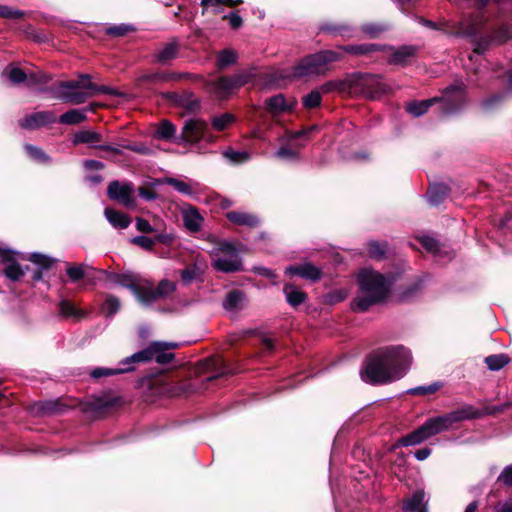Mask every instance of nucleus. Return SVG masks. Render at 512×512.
<instances>
[{
    "label": "nucleus",
    "mask_w": 512,
    "mask_h": 512,
    "mask_svg": "<svg viewBox=\"0 0 512 512\" xmlns=\"http://www.w3.org/2000/svg\"><path fill=\"white\" fill-rule=\"evenodd\" d=\"M285 274L288 276H299L310 281H317L321 278L322 272L320 268L312 265L311 263H303L300 265L288 266L285 269Z\"/></svg>",
    "instance_id": "obj_16"
},
{
    "label": "nucleus",
    "mask_w": 512,
    "mask_h": 512,
    "mask_svg": "<svg viewBox=\"0 0 512 512\" xmlns=\"http://www.w3.org/2000/svg\"><path fill=\"white\" fill-rule=\"evenodd\" d=\"M358 292L353 299L352 309L365 312L371 306L382 303L390 291L389 281L381 273L364 268L357 275Z\"/></svg>",
    "instance_id": "obj_2"
},
{
    "label": "nucleus",
    "mask_w": 512,
    "mask_h": 512,
    "mask_svg": "<svg viewBox=\"0 0 512 512\" xmlns=\"http://www.w3.org/2000/svg\"><path fill=\"white\" fill-rule=\"evenodd\" d=\"M87 109H71L59 117V122L65 125H76L86 120Z\"/></svg>",
    "instance_id": "obj_27"
},
{
    "label": "nucleus",
    "mask_w": 512,
    "mask_h": 512,
    "mask_svg": "<svg viewBox=\"0 0 512 512\" xmlns=\"http://www.w3.org/2000/svg\"><path fill=\"white\" fill-rule=\"evenodd\" d=\"M431 454L430 448H422L415 452V458L419 461L427 459Z\"/></svg>",
    "instance_id": "obj_63"
},
{
    "label": "nucleus",
    "mask_w": 512,
    "mask_h": 512,
    "mask_svg": "<svg viewBox=\"0 0 512 512\" xmlns=\"http://www.w3.org/2000/svg\"><path fill=\"white\" fill-rule=\"evenodd\" d=\"M244 299V294L241 291L233 290L226 295L223 306L227 311H233L241 307Z\"/></svg>",
    "instance_id": "obj_31"
},
{
    "label": "nucleus",
    "mask_w": 512,
    "mask_h": 512,
    "mask_svg": "<svg viewBox=\"0 0 512 512\" xmlns=\"http://www.w3.org/2000/svg\"><path fill=\"white\" fill-rule=\"evenodd\" d=\"M438 100L441 102L443 114L448 115L457 112L466 101L465 85L462 82L451 85L444 90L440 99L431 98L428 100L409 102L406 106V110L412 116L419 117L425 114Z\"/></svg>",
    "instance_id": "obj_4"
},
{
    "label": "nucleus",
    "mask_w": 512,
    "mask_h": 512,
    "mask_svg": "<svg viewBox=\"0 0 512 512\" xmlns=\"http://www.w3.org/2000/svg\"><path fill=\"white\" fill-rule=\"evenodd\" d=\"M175 132V126L171 122L164 120L158 125L155 135L159 139L168 140L174 136Z\"/></svg>",
    "instance_id": "obj_34"
},
{
    "label": "nucleus",
    "mask_w": 512,
    "mask_h": 512,
    "mask_svg": "<svg viewBox=\"0 0 512 512\" xmlns=\"http://www.w3.org/2000/svg\"><path fill=\"white\" fill-rule=\"evenodd\" d=\"M97 93H111L105 86L91 82L89 75H81L78 80L60 82L56 97L71 104H82Z\"/></svg>",
    "instance_id": "obj_6"
},
{
    "label": "nucleus",
    "mask_w": 512,
    "mask_h": 512,
    "mask_svg": "<svg viewBox=\"0 0 512 512\" xmlns=\"http://www.w3.org/2000/svg\"><path fill=\"white\" fill-rule=\"evenodd\" d=\"M325 93L339 91L348 94L361 93L369 98L385 91L380 78L376 75H352L343 81H330L322 86Z\"/></svg>",
    "instance_id": "obj_5"
},
{
    "label": "nucleus",
    "mask_w": 512,
    "mask_h": 512,
    "mask_svg": "<svg viewBox=\"0 0 512 512\" xmlns=\"http://www.w3.org/2000/svg\"><path fill=\"white\" fill-rule=\"evenodd\" d=\"M209 91L218 98L224 99L231 95L236 89L231 77H221L208 84Z\"/></svg>",
    "instance_id": "obj_18"
},
{
    "label": "nucleus",
    "mask_w": 512,
    "mask_h": 512,
    "mask_svg": "<svg viewBox=\"0 0 512 512\" xmlns=\"http://www.w3.org/2000/svg\"><path fill=\"white\" fill-rule=\"evenodd\" d=\"M177 347L178 343L175 342H153L146 349L123 359L122 364L143 363L153 359H155L159 364H166L174 358V354L168 352V350L175 349Z\"/></svg>",
    "instance_id": "obj_9"
},
{
    "label": "nucleus",
    "mask_w": 512,
    "mask_h": 512,
    "mask_svg": "<svg viewBox=\"0 0 512 512\" xmlns=\"http://www.w3.org/2000/svg\"><path fill=\"white\" fill-rule=\"evenodd\" d=\"M134 370V364H126L123 365L122 361L119 363V367L117 368H95L91 371V377L93 378H100V377H107L117 374H122L126 372H130Z\"/></svg>",
    "instance_id": "obj_25"
},
{
    "label": "nucleus",
    "mask_w": 512,
    "mask_h": 512,
    "mask_svg": "<svg viewBox=\"0 0 512 512\" xmlns=\"http://www.w3.org/2000/svg\"><path fill=\"white\" fill-rule=\"evenodd\" d=\"M67 274L73 282H76L84 277L85 271L82 266H69Z\"/></svg>",
    "instance_id": "obj_54"
},
{
    "label": "nucleus",
    "mask_w": 512,
    "mask_h": 512,
    "mask_svg": "<svg viewBox=\"0 0 512 512\" xmlns=\"http://www.w3.org/2000/svg\"><path fill=\"white\" fill-rule=\"evenodd\" d=\"M509 362V358L504 354L491 355L485 359V363L488 368L492 371H498L502 369Z\"/></svg>",
    "instance_id": "obj_37"
},
{
    "label": "nucleus",
    "mask_w": 512,
    "mask_h": 512,
    "mask_svg": "<svg viewBox=\"0 0 512 512\" xmlns=\"http://www.w3.org/2000/svg\"><path fill=\"white\" fill-rule=\"evenodd\" d=\"M182 139L187 143H198L200 140L213 142L214 136L209 132L208 125L200 119H190L184 123L182 128Z\"/></svg>",
    "instance_id": "obj_11"
},
{
    "label": "nucleus",
    "mask_w": 512,
    "mask_h": 512,
    "mask_svg": "<svg viewBox=\"0 0 512 512\" xmlns=\"http://www.w3.org/2000/svg\"><path fill=\"white\" fill-rule=\"evenodd\" d=\"M136 228L138 231L143 233H153L155 229L151 226V224L142 218L136 219Z\"/></svg>",
    "instance_id": "obj_59"
},
{
    "label": "nucleus",
    "mask_w": 512,
    "mask_h": 512,
    "mask_svg": "<svg viewBox=\"0 0 512 512\" xmlns=\"http://www.w3.org/2000/svg\"><path fill=\"white\" fill-rule=\"evenodd\" d=\"M26 152L32 157L34 160L39 162H44L48 160V156L38 147L27 144L25 145Z\"/></svg>",
    "instance_id": "obj_48"
},
{
    "label": "nucleus",
    "mask_w": 512,
    "mask_h": 512,
    "mask_svg": "<svg viewBox=\"0 0 512 512\" xmlns=\"http://www.w3.org/2000/svg\"><path fill=\"white\" fill-rule=\"evenodd\" d=\"M73 145L86 144L91 148H97L113 154H121L119 147L103 143L102 135L91 129H82L77 131L72 139Z\"/></svg>",
    "instance_id": "obj_12"
},
{
    "label": "nucleus",
    "mask_w": 512,
    "mask_h": 512,
    "mask_svg": "<svg viewBox=\"0 0 512 512\" xmlns=\"http://www.w3.org/2000/svg\"><path fill=\"white\" fill-rule=\"evenodd\" d=\"M226 3H231V0H201L203 13L212 12L214 14L221 13Z\"/></svg>",
    "instance_id": "obj_35"
},
{
    "label": "nucleus",
    "mask_w": 512,
    "mask_h": 512,
    "mask_svg": "<svg viewBox=\"0 0 512 512\" xmlns=\"http://www.w3.org/2000/svg\"><path fill=\"white\" fill-rule=\"evenodd\" d=\"M23 15V13L19 10H13L12 8L8 6H1L0 5V16L4 18L9 19H16L20 18Z\"/></svg>",
    "instance_id": "obj_56"
},
{
    "label": "nucleus",
    "mask_w": 512,
    "mask_h": 512,
    "mask_svg": "<svg viewBox=\"0 0 512 512\" xmlns=\"http://www.w3.org/2000/svg\"><path fill=\"white\" fill-rule=\"evenodd\" d=\"M388 27L383 24H366L363 26V31L372 38L378 37L381 33L386 31Z\"/></svg>",
    "instance_id": "obj_44"
},
{
    "label": "nucleus",
    "mask_w": 512,
    "mask_h": 512,
    "mask_svg": "<svg viewBox=\"0 0 512 512\" xmlns=\"http://www.w3.org/2000/svg\"><path fill=\"white\" fill-rule=\"evenodd\" d=\"M266 110L273 116L278 115L291 109V105L287 103L282 94L272 96L266 100Z\"/></svg>",
    "instance_id": "obj_23"
},
{
    "label": "nucleus",
    "mask_w": 512,
    "mask_h": 512,
    "mask_svg": "<svg viewBox=\"0 0 512 512\" xmlns=\"http://www.w3.org/2000/svg\"><path fill=\"white\" fill-rule=\"evenodd\" d=\"M160 183L168 184L172 186L177 192L187 196L194 195L198 189V183L194 181L186 182L184 180L173 177H167L163 180L156 181V184Z\"/></svg>",
    "instance_id": "obj_19"
},
{
    "label": "nucleus",
    "mask_w": 512,
    "mask_h": 512,
    "mask_svg": "<svg viewBox=\"0 0 512 512\" xmlns=\"http://www.w3.org/2000/svg\"><path fill=\"white\" fill-rule=\"evenodd\" d=\"M131 242L147 251H151L155 245L154 238H150L147 236H136L131 239Z\"/></svg>",
    "instance_id": "obj_47"
},
{
    "label": "nucleus",
    "mask_w": 512,
    "mask_h": 512,
    "mask_svg": "<svg viewBox=\"0 0 512 512\" xmlns=\"http://www.w3.org/2000/svg\"><path fill=\"white\" fill-rule=\"evenodd\" d=\"M368 255L371 258L381 259L386 252V246L378 242H370L367 246Z\"/></svg>",
    "instance_id": "obj_43"
},
{
    "label": "nucleus",
    "mask_w": 512,
    "mask_h": 512,
    "mask_svg": "<svg viewBox=\"0 0 512 512\" xmlns=\"http://www.w3.org/2000/svg\"><path fill=\"white\" fill-rule=\"evenodd\" d=\"M237 60V55L232 50H223L217 56V65L219 68H225L234 64Z\"/></svg>",
    "instance_id": "obj_40"
},
{
    "label": "nucleus",
    "mask_w": 512,
    "mask_h": 512,
    "mask_svg": "<svg viewBox=\"0 0 512 512\" xmlns=\"http://www.w3.org/2000/svg\"><path fill=\"white\" fill-rule=\"evenodd\" d=\"M132 30V27L129 25H115L107 29V33L113 36H123L129 31Z\"/></svg>",
    "instance_id": "obj_55"
},
{
    "label": "nucleus",
    "mask_w": 512,
    "mask_h": 512,
    "mask_svg": "<svg viewBox=\"0 0 512 512\" xmlns=\"http://www.w3.org/2000/svg\"><path fill=\"white\" fill-rule=\"evenodd\" d=\"M449 188L445 184H434L430 186L427 199L431 205H438L448 196Z\"/></svg>",
    "instance_id": "obj_26"
},
{
    "label": "nucleus",
    "mask_w": 512,
    "mask_h": 512,
    "mask_svg": "<svg viewBox=\"0 0 512 512\" xmlns=\"http://www.w3.org/2000/svg\"><path fill=\"white\" fill-rule=\"evenodd\" d=\"M107 221L114 227L119 229H125L130 225V218L114 209L106 208L104 211Z\"/></svg>",
    "instance_id": "obj_24"
},
{
    "label": "nucleus",
    "mask_w": 512,
    "mask_h": 512,
    "mask_svg": "<svg viewBox=\"0 0 512 512\" xmlns=\"http://www.w3.org/2000/svg\"><path fill=\"white\" fill-rule=\"evenodd\" d=\"M340 54L335 51H321L305 57L293 71L294 77H305L325 73L328 65L337 61Z\"/></svg>",
    "instance_id": "obj_8"
},
{
    "label": "nucleus",
    "mask_w": 512,
    "mask_h": 512,
    "mask_svg": "<svg viewBox=\"0 0 512 512\" xmlns=\"http://www.w3.org/2000/svg\"><path fill=\"white\" fill-rule=\"evenodd\" d=\"M226 217L231 223L239 226L255 227L259 224L256 215L244 211H229Z\"/></svg>",
    "instance_id": "obj_20"
},
{
    "label": "nucleus",
    "mask_w": 512,
    "mask_h": 512,
    "mask_svg": "<svg viewBox=\"0 0 512 512\" xmlns=\"http://www.w3.org/2000/svg\"><path fill=\"white\" fill-rule=\"evenodd\" d=\"M181 215L187 230L190 232H198L201 230L204 218L197 208L187 204L181 208Z\"/></svg>",
    "instance_id": "obj_17"
},
{
    "label": "nucleus",
    "mask_w": 512,
    "mask_h": 512,
    "mask_svg": "<svg viewBox=\"0 0 512 512\" xmlns=\"http://www.w3.org/2000/svg\"><path fill=\"white\" fill-rule=\"evenodd\" d=\"M60 313L65 317L80 319L84 313L77 309L71 302L63 300L59 304Z\"/></svg>",
    "instance_id": "obj_38"
},
{
    "label": "nucleus",
    "mask_w": 512,
    "mask_h": 512,
    "mask_svg": "<svg viewBox=\"0 0 512 512\" xmlns=\"http://www.w3.org/2000/svg\"><path fill=\"white\" fill-rule=\"evenodd\" d=\"M0 260L5 266L4 274L10 280L17 281L24 275V270L15 260L12 251L0 248Z\"/></svg>",
    "instance_id": "obj_14"
},
{
    "label": "nucleus",
    "mask_w": 512,
    "mask_h": 512,
    "mask_svg": "<svg viewBox=\"0 0 512 512\" xmlns=\"http://www.w3.org/2000/svg\"><path fill=\"white\" fill-rule=\"evenodd\" d=\"M425 494L422 491H417L413 496L404 502L403 509L405 512H420L424 511Z\"/></svg>",
    "instance_id": "obj_30"
},
{
    "label": "nucleus",
    "mask_w": 512,
    "mask_h": 512,
    "mask_svg": "<svg viewBox=\"0 0 512 512\" xmlns=\"http://www.w3.org/2000/svg\"><path fill=\"white\" fill-rule=\"evenodd\" d=\"M225 158H227L232 163H243L247 161L250 157L249 154L245 151H234L232 149L225 150L223 152Z\"/></svg>",
    "instance_id": "obj_42"
},
{
    "label": "nucleus",
    "mask_w": 512,
    "mask_h": 512,
    "mask_svg": "<svg viewBox=\"0 0 512 512\" xmlns=\"http://www.w3.org/2000/svg\"><path fill=\"white\" fill-rule=\"evenodd\" d=\"M107 194L110 199L118 201L126 207H132L134 205V188L131 183L112 181L108 186Z\"/></svg>",
    "instance_id": "obj_13"
},
{
    "label": "nucleus",
    "mask_w": 512,
    "mask_h": 512,
    "mask_svg": "<svg viewBox=\"0 0 512 512\" xmlns=\"http://www.w3.org/2000/svg\"><path fill=\"white\" fill-rule=\"evenodd\" d=\"M84 166L86 169L90 170H101L104 168V164L97 160H85Z\"/></svg>",
    "instance_id": "obj_61"
},
{
    "label": "nucleus",
    "mask_w": 512,
    "mask_h": 512,
    "mask_svg": "<svg viewBox=\"0 0 512 512\" xmlns=\"http://www.w3.org/2000/svg\"><path fill=\"white\" fill-rule=\"evenodd\" d=\"M229 20L232 28H239L242 25V18L237 13H231L225 16Z\"/></svg>",
    "instance_id": "obj_60"
},
{
    "label": "nucleus",
    "mask_w": 512,
    "mask_h": 512,
    "mask_svg": "<svg viewBox=\"0 0 512 512\" xmlns=\"http://www.w3.org/2000/svg\"><path fill=\"white\" fill-rule=\"evenodd\" d=\"M274 156L283 160H295L298 158V152L292 148L283 146L275 152Z\"/></svg>",
    "instance_id": "obj_46"
},
{
    "label": "nucleus",
    "mask_w": 512,
    "mask_h": 512,
    "mask_svg": "<svg viewBox=\"0 0 512 512\" xmlns=\"http://www.w3.org/2000/svg\"><path fill=\"white\" fill-rule=\"evenodd\" d=\"M8 79L13 83L18 84L24 82L27 79V76L20 68L12 67L8 71Z\"/></svg>",
    "instance_id": "obj_53"
},
{
    "label": "nucleus",
    "mask_w": 512,
    "mask_h": 512,
    "mask_svg": "<svg viewBox=\"0 0 512 512\" xmlns=\"http://www.w3.org/2000/svg\"><path fill=\"white\" fill-rule=\"evenodd\" d=\"M498 481L507 486H512V465L507 466L499 475Z\"/></svg>",
    "instance_id": "obj_58"
},
{
    "label": "nucleus",
    "mask_w": 512,
    "mask_h": 512,
    "mask_svg": "<svg viewBox=\"0 0 512 512\" xmlns=\"http://www.w3.org/2000/svg\"><path fill=\"white\" fill-rule=\"evenodd\" d=\"M119 309L120 300L112 295L106 297L101 307L102 313L105 314L107 317L113 316Z\"/></svg>",
    "instance_id": "obj_36"
},
{
    "label": "nucleus",
    "mask_w": 512,
    "mask_h": 512,
    "mask_svg": "<svg viewBox=\"0 0 512 512\" xmlns=\"http://www.w3.org/2000/svg\"><path fill=\"white\" fill-rule=\"evenodd\" d=\"M494 512H512V501H506L504 503L498 504L495 507Z\"/></svg>",
    "instance_id": "obj_64"
},
{
    "label": "nucleus",
    "mask_w": 512,
    "mask_h": 512,
    "mask_svg": "<svg viewBox=\"0 0 512 512\" xmlns=\"http://www.w3.org/2000/svg\"><path fill=\"white\" fill-rule=\"evenodd\" d=\"M423 247L429 252H436L438 250V242L431 236H423L421 238Z\"/></svg>",
    "instance_id": "obj_57"
},
{
    "label": "nucleus",
    "mask_w": 512,
    "mask_h": 512,
    "mask_svg": "<svg viewBox=\"0 0 512 512\" xmlns=\"http://www.w3.org/2000/svg\"><path fill=\"white\" fill-rule=\"evenodd\" d=\"M439 388H440V385L438 383H432L427 386H418V387L412 388L410 390V393L415 394V395H427V394H432V393L436 392Z\"/></svg>",
    "instance_id": "obj_52"
},
{
    "label": "nucleus",
    "mask_w": 512,
    "mask_h": 512,
    "mask_svg": "<svg viewBox=\"0 0 512 512\" xmlns=\"http://www.w3.org/2000/svg\"><path fill=\"white\" fill-rule=\"evenodd\" d=\"M252 77H253V74L251 72L245 71V72L237 73L234 76H231V79H232L236 89L238 90L242 86L249 83L250 80L252 79Z\"/></svg>",
    "instance_id": "obj_45"
},
{
    "label": "nucleus",
    "mask_w": 512,
    "mask_h": 512,
    "mask_svg": "<svg viewBox=\"0 0 512 512\" xmlns=\"http://www.w3.org/2000/svg\"><path fill=\"white\" fill-rule=\"evenodd\" d=\"M119 283L122 286L128 288L134 294L139 303L144 306H149L160 299L168 297L176 289V284L166 279L160 281L156 288H154L153 285L149 282H128L127 278L124 276L119 281Z\"/></svg>",
    "instance_id": "obj_7"
},
{
    "label": "nucleus",
    "mask_w": 512,
    "mask_h": 512,
    "mask_svg": "<svg viewBox=\"0 0 512 512\" xmlns=\"http://www.w3.org/2000/svg\"><path fill=\"white\" fill-rule=\"evenodd\" d=\"M283 292L286 296L287 302L293 307L302 304L306 300V294L293 285H285Z\"/></svg>",
    "instance_id": "obj_28"
},
{
    "label": "nucleus",
    "mask_w": 512,
    "mask_h": 512,
    "mask_svg": "<svg viewBox=\"0 0 512 512\" xmlns=\"http://www.w3.org/2000/svg\"><path fill=\"white\" fill-rule=\"evenodd\" d=\"M321 103V94L319 91H312L303 99L306 108H315Z\"/></svg>",
    "instance_id": "obj_49"
},
{
    "label": "nucleus",
    "mask_w": 512,
    "mask_h": 512,
    "mask_svg": "<svg viewBox=\"0 0 512 512\" xmlns=\"http://www.w3.org/2000/svg\"><path fill=\"white\" fill-rule=\"evenodd\" d=\"M392 53L390 55V63L397 65H404L408 63L417 52L415 46H401L397 49L391 48Z\"/></svg>",
    "instance_id": "obj_22"
},
{
    "label": "nucleus",
    "mask_w": 512,
    "mask_h": 512,
    "mask_svg": "<svg viewBox=\"0 0 512 512\" xmlns=\"http://www.w3.org/2000/svg\"><path fill=\"white\" fill-rule=\"evenodd\" d=\"M474 417L471 407L452 411L450 413L429 418L418 429L399 440L401 446H413L422 443L428 438L447 431L453 427L455 423Z\"/></svg>",
    "instance_id": "obj_3"
},
{
    "label": "nucleus",
    "mask_w": 512,
    "mask_h": 512,
    "mask_svg": "<svg viewBox=\"0 0 512 512\" xmlns=\"http://www.w3.org/2000/svg\"><path fill=\"white\" fill-rule=\"evenodd\" d=\"M207 368L217 371L215 376L209 378V380L215 379L221 375L231 373L232 371L227 367L224 360L220 357H213L207 360Z\"/></svg>",
    "instance_id": "obj_33"
},
{
    "label": "nucleus",
    "mask_w": 512,
    "mask_h": 512,
    "mask_svg": "<svg viewBox=\"0 0 512 512\" xmlns=\"http://www.w3.org/2000/svg\"><path fill=\"white\" fill-rule=\"evenodd\" d=\"M234 122L235 117L231 113L214 116L211 120L212 127L217 131H223L229 128Z\"/></svg>",
    "instance_id": "obj_32"
},
{
    "label": "nucleus",
    "mask_w": 512,
    "mask_h": 512,
    "mask_svg": "<svg viewBox=\"0 0 512 512\" xmlns=\"http://www.w3.org/2000/svg\"><path fill=\"white\" fill-rule=\"evenodd\" d=\"M139 196L145 200H154L157 198V194L151 190L145 188L138 189Z\"/></svg>",
    "instance_id": "obj_62"
},
{
    "label": "nucleus",
    "mask_w": 512,
    "mask_h": 512,
    "mask_svg": "<svg viewBox=\"0 0 512 512\" xmlns=\"http://www.w3.org/2000/svg\"><path fill=\"white\" fill-rule=\"evenodd\" d=\"M56 121V116L53 112L50 111H40L35 112L26 117L22 118L19 121L21 127L25 129H36L41 126H45L47 124L53 123Z\"/></svg>",
    "instance_id": "obj_15"
},
{
    "label": "nucleus",
    "mask_w": 512,
    "mask_h": 512,
    "mask_svg": "<svg viewBox=\"0 0 512 512\" xmlns=\"http://www.w3.org/2000/svg\"><path fill=\"white\" fill-rule=\"evenodd\" d=\"M483 23H484V20H483L482 16H480V15L465 17L459 23V31L458 32L465 36H474L479 32Z\"/></svg>",
    "instance_id": "obj_21"
},
{
    "label": "nucleus",
    "mask_w": 512,
    "mask_h": 512,
    "mask_svg": "<svg viewBox=\"0 0 512 512\" xmlns=\"http://www.w3.org/2000/svg\"><path fill=\"white\" fill-rule=\"evenodd\" d=\"M213 266L222 272H234L241 268V261L236 248L230 243L219 247V254L213 260Z\"/></svg>",
    "instance_id": "obj_10"
},
{
    "label": "nucleus",
    "mask_w": 512,
    "mask_h": 512,
    "mask_svg": "<svg viewBox=\"0 0 512 512\" xmlns=\"http://www.w3.org/2000/svg\"><path fill=\"white\" fill-rule=\"evenodd\" d=\"M512 37V28L509 26H501L494 34L493 40L499 43L507 41Z\"/></svg>",
    "instance_id": "obj_50"
},
{
    "label": "nucleus",
    "mask_w": 512,
    "mask_h": 512,
    "mask_svg": "<svg viewBox=\"0 0 512 512\" xmlns=\"http://www.w3.org/2000/svg\"><path fill=\"white\" fill-rule=\"evenodd\" d=\"M377 49L378 46L375 44L348 45L343 47L345 52L355 55L369 54Z\"/></svg>",
    "instance_id": "obj_39"
},
{
    "label": "nucleus",
    "mask_w": 512,
    "mask_h": 512,
    "mask_svg": "<svg viewBox=\"0 0 512 512\" xmlns=\"http://www.w3.org/2000/svg\"><path fill=\"white\" fill-rule=\"evenodd\" d=\"M202 274V269L197 266H189L185 268L181 273V279L184 284H190L192 281L199 278V276Z\"/></svg>",
    "instance_id": "obj_41"
},
{
    "label": "nucleus",
    "mask_w": 512,
    "mask_h": 512,
    "mask_svg": "<svg viewBox=\"0 0 512 512\" xmlns=\"http://www.w3.org/2000/svg\"><path fill=\"white\" fill-rule=\"evenodd\" d=\"M412 356L403 346H391L371 355L361 370L363 381L383 384L402 378L410 368Z\"/></svg>",
    "instance_id": "obj_1"
},
{
    "label": "nucleus",
    "mask_w": 512,
    "mask_h": 512,
    "mask_svg": "<svg viewBox=\"0 0 512 512\" xmlns=\"http://www.w3.org/2000/svg\"><path fill=\"white\" fill-rule=\"evenodd\" d=\"M29 260L31 262L41 266L42 268L50 267L53 262L51 258H49L43 254H39V253H32L29 256Z\"/></svg>",
    "instance_id": "obj_51"
},
{
    "label": "nucleus",
    "mask_w": 512,
    "mask_h": 512,
    "mask_svg": "<svg viewBox=\"0 0 512 512\" xmlns=\"http://www.w3.org/2000/svg\"><path fill=\"white\" fill-rule=\"evenodd\" d=\"M178 55V45L176 42L167 43L156 55L157 62L167 64Z\"/></svg>",
    "instance_id": "obj_29"
}]
</instances>
